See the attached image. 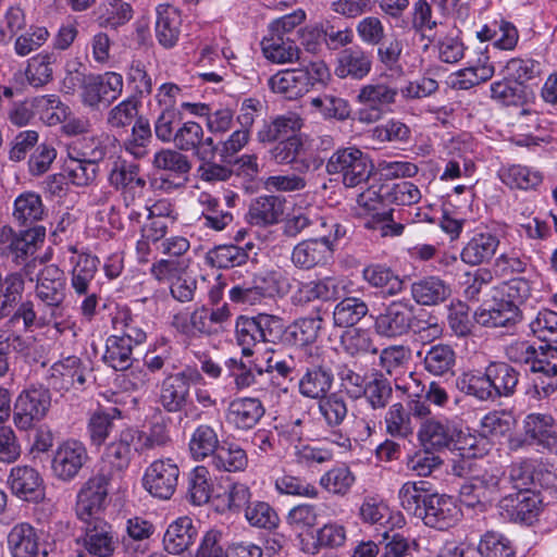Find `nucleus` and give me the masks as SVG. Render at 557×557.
<instances>
[{"mask_svg": "<svg viewBox=\"0 0 557 557\" xmlns=\"http://www.w3.org/2000/svg\"><path fill=\"white\" fill-rule=\"evenodd\" d=\"M171 442L169 428L164 422H154L146 432L137 426L126 425L106 445L101 462L110 468L112 474H123L129 467L135 454L164 447Z\"/></svg>", "mask_w": 557, "mask_h": 557, "instance_id": "f257e3e1", "label": "nucleus"}, {"mask_svg": "<svg viewBox=\"0 0 557 557\" xmlns=\"http://www.w3.org/2000/svg\"><path fill=\"white\" fill-rule=\"evenodd\" d=\"M35 296L38 299L40 325H54L64 317L66 298V276L55 264H48L37 275Z\"/></svg>", "mask_w": 557, "mask_h": 557, "instance_id": "f03ea898", "label": "nucleus"}, {"mask_svg": "<svg viewBox=\"0 0 557 557\" xmlns=\"http://www.w3.org/2000/svg\"><path fill=\"white\" fill-rule=\"evenodd\" d=\"M284 333V322L280 317L259 313L256 317L240 315L235 323V338L242 347L243 356L253 354V347L261 343H275Z\"/></svg>", "mask_w": 557, "mask_h": 557, "instance_id": "7ed1b4c3", "label": "nucleus"}, {"mask_svg": "<svg viewBox=\"0 0 557 557\" xmlns=\"http://www.w3.org/2000/svg\"><path fill=\"white\" fill-rule=\"evenodd\" d=\"M372 170L373 164L369 156L356 146L336 149L325 164L326 173L338 175L344 186L349 188L364 183Z\"/></svg>", "mask_w": 557, "mask_h": 557, "instance_id": "20e7f679", "label": "nucleus"}, {"mask_svg": "<svg viewBox=\"0 0 557 557\" xmlns=\"http://www.w3.org/2000/svg\"><path fill=\"white\" fill-rule=\"evenodd\" d=\"M202 373L196 367H185L176 373L166 375L160 386L159 404L169 413L185 410L186 417H191L194 410H186L190 403L191 384L202 383Z\"/></svg>", "mask_w": 557, "mask_h": 557, "instance_id": "39448f33", "label": "nucleus"}, {"mask_svg": "<svg viewBox=\"0 0 557 557\" xmlns=\"http://www.w3.org/2000/svg\"><path fill=\"white\" fill-rule=\"evenodd\" d=\"M286 287V278L281 271L265 270L255 274L250 282L234 285L228 290V297L235 304L253 306L265 298L284 294Z\"/></svg>", "mask_w": 557, "mask_h": 557, "instance_id": "423d86ee", "label": "nucleus"}, {"mask_svg": "<svg viewBox=\"0 0 557 557\" xmlns=\"http://www.w3.org/2000/svg\"><path fill=\"white\" fill-rule=\"evenodd\" d=\"M230 317L231 312L226 305L216 309L202 306L196 308L191 313L175 314L172 325L177 332L189 338H199L222 332L223 324L228 321Z\"/></svg>", "mask_w": 557, "mask_h": 557, "instance_id": "0eeeda50", "label": "nucleus"}, {"mask_svg": "<svg viewBox=\"0 0 557 557\" xmlns=\"http://www.w3.org/2000/svg\"><path fill=\"white\" fill-rule=\"evenodd\" d=\"M51 407V393L44 385H30L16 397L13 423L20 431H28L46 418Z\"/></svg>", "mask_w": 557, "mask_h": 557, "instance_id": "6e6552de", "label": "nucleus"}, {"mask_svg": "<svg viewBox=\"0 0 557 557\" xmlns=\"http://www.w3.org/2000/svg\"><path fill=\"white\" fill-rule=\"evenodd\" d=\"M124 79L120 73L89 74L82 82L81 101L91 110L110 107L123 92Z\"/></svg>", "mask_w": 557, "mask_h": 557, "instance_id": "1a4fd4ad", "label": "nucleus"}, {"mask_svg": "<svg viewBox=\"0 0 557 557\" xmlns=\"http://www.w3.org/2000/svg\"><path fill=\"white\" fill-rule=\"evenodd\" d=\"M46 237V228L34 225L15 232L11 226L0 228V255L11 258L15 264L24 263L34 256Z\"/></svg>", "mask_w": 557, "mask_h": 557, "instance_id": "9d476101", "label": "nucleus"}, {"mask_svg": "<svg viewBox=\"0 0 557 557\" xmlns=\"http://www.w3.org/2000/svg\"><path fill=\"white\" fill-rule=\"evenodd\" d=\"M297 372L300 374L298 380V391L301 396L310 399H320L324 397L333 385V373L325 364L324 359L319 354L311 350L306 352L300 361Z\"/></svg>", "mask_w": 557, "mask_h": 557, "instance_id": "9b49d317", "label": "nucleus"}, {"mask_svg": "<svg viewBox=\"0 0 557 557\" xmlns=\"http://www.w3.org/2000/svg\"><path fill=\"white\" fill-rule=\"evenodd\" d=\"M414 321V306L401 298L384 305L374 317L373 329L384 338H397L409 333Z\"/></svg>", "mask_w": 557, "mask_h": 557, "instance_id": "f8f14e48", "label": "nucleus"}, {"mask_svg": "<svg viewBox=\"0 0 557 557\" xmlns=\"http://www.w3.org/2000/svg\"><path fill=\"white\" fill-rule=\"evenodd\" d=\"M156 137L164 144H173L180 151H194L202 145L205 132L195 121H183V114L153 123Z\"/></svg>", "mask_w": 557, "mask_h": 557, "instance_id": "ddd939ff", "label": "nucleus"}, {"mask_svg": "<svg viewBox=\"0 0 557 557\" xmlns=\"http://www.w3.org/2000/svg\"><path fill=\"white\" fill-rule=\"evenodd\" d=\"M180 467L172 458L153 460L143 475L144 488L153 497L170 499L176 491Z\"/></svg>", "mask_w": 557, "mask_h": 557, "instance_id": "4468645a", "label": "nucleus"}, {"mask_svg": "<svg viewBox=\"0 0 557 557\" xmlns=\"http://www.w3.org/2000/svg\"><path fill=\"white\" fill-rule=\"evenodd\" d=\"M102 465H104L102 462ZM108 469V473H99L90 478L81 488L77 495L76 513L85 522L99 513L104 506L108 496L109 481L114 476L122 474H112L108 466L102 467V471Z\"/></svg>", "mask_w": 557, "mask_h": 557, "instance_id": "2eb2a0df", "label": "nucleus"}, {"mask_svg": "<svg viewBox=\"0 0 557 557\" xmlns=\"http://www.w3.org/2000/svg\"><path fill=\"white\" fill-rule=\"evenodd\" d=\"M498 509L510 521L532 524L543 509V498L536 490L516 492L504 496Z\"/></svg>", "mask_w": 557, "mask_h": 557, "instance_id": "dca6fc26", "label": "nucleus"}, {"mask_svg": "<svg viewBox=\"0 0 557 557\" xmlns=\"http://www.w3.org/2000/svg\"><path fill=\"white\" fill-rule=\"evenodd\" d=\"M517 492L543 488H557V475L543 465H535L532 460L512 462L505 476Z\"/></svg>", "mask_w": 557, "mask_h": 557, "instance_id": "f3484780", "label": "nucleus"}, {"mask_svg": "<svg viewBox=\"0 0 557 557\" xmlns=\"http://www.w3.org/2000/svg\"><path fill=\"white\" fill-rule=\"evenodd\" d=\"M89 456L85 444L78 440L69 438L57 447L51 461L53 475L63 481L70 482L74 480Z\"/></svg>", "mask_w": 557, "mask_h": 557, "instance_id": "a211bd4d", "label": "nucleus"}, {"mask_svg": "<svg viewBox=\"0 0 557 557\" xmlns=\"http://www.w3.org/2000/svg\"><path fill=\"white\" fill-rule=\"evenodd\" d=\"M530 370L536 375L533 380L535 396L542 399L554 394L557 389V346H541Z\"/></svg>", "mask_w": 557, "mask_h": 557, "instance_id": "6ab92c4d", "label": "nucleus"}, {"mask_svg": "<svg viewBox=\"0 0 557 557\" xmlns=\"http://www.w3.org/2000/svg\"><path fill=\"white\" fill-rule=\"evenodd\" d=\"M461 431L456 423L447 418H429L419 429L418 438L425 449L441 450L456 447Z\"/></svg>", "mask_w": 557, "mask_h": 557, "instance_id": "aec40b11", "label": "nucleus"}, {"mask_svg": "<svg viewBox=\"0 0 557 557\" xmlns=\"http://www.w3.org/2000/svg\"><path fill=\"white\" fill-rule=\"evenodd\" d=\"M421 513L419 518L426 527L441 531L456 525L461 517V510L453 497L436 493L422 506Z\"/></svg>", "mask_w": 557, "mask_h": 557, "instance_id": "412c9836", "label": "nucleus"}, {"mask_svg": "<svg viewBox=\"0 0 557 557\" xmlns=\"http://www.w3.org/2000/svg\"><path fill=\"white\" fill-rule=\"evenodd\" d=\"M373 55L360 46L344 48L335 60L334 74L341 78L361 81L372 71Z\"/></svg>", "mask_w": 557, "mask_h": 557, "instance_id": "4be33fe9", "label": "nucleus"}, {"mask_svg": "<svg viewBox=\"0 0 557 557\" xmlns=\"http://www.w3.org/2000/svg\"><path fill=\"white\" fill-rule=\"evenodd\" d=\"M110 184L122 191L126 207H129L144 195L146 180L140 176V166L137 163L123 161L116 164L110 175Z\"/></svg>", "mask_w": 557, "mask_h": 557, "instance_id": "5701e85b", "label": "nucleus"}, {"mask_svg": "<svg viewBox=\"0 0 557 557\" xmlns=\"http://www.w3.org/2000/svg\"><path fill=\"white\" fill-rule=\"evenodd\" d=\"M82 546L91 557H113L119 546V537L111 524L96 519L86 528Z\"/></svg>", "mask_w": 557, "mask_h": 557, "instance_id": "b1692460", "label": "nucleus"}, {"mask_svg": "<svg viewBox=\"0 0 557 557\" xmlns=\"http://www.w3.org/2000/svg\"><path fill=\"white\" fill-rule=\"evenodd\" d=\"M473 318L485 327H509L521 320V311L516 304L503 297L483 304L475 310Z\"/></svg>", "mask_w": 557, "mask_h": 557, "instance_id": "393cba45", "label": "nucleus"}, {"mask_svg": "<svg viewBox=\"0 0 557 557\" xmlns=\"http://www.w3.org/2000/svg\"><path fill=\"white\" fill-rule=\"evenodd\" d=\"M264 413V406L259 398L239 397L230 403L226 421L236 430L247 431L255 428Z\"/></svg>", "mask_w": 557, "mask_h": 557, "instance_id": "a878e982", "label": "nucleus"}, {"mask_svg": "<svg viewBox=\"0 0 557 557\" xmlns=\"http://www.w3.org/2000/svg\"><path fill=\"white\" fill-rule=\"evenodd\" d=\"M523 429L529 444H536L548 450L557 449V425L550 414H528Z\"/></svg>", "mask_w": 557, "mask_h": 557, "instance_id": "bb28decb", "label": "nucleus"}, {"mask_svg": "<svg viewBox=\"0 0 557 557\" xmlns=\"http://www.w3.org/2000/svg\"><path fill=\"white\" fill-rule=\"evenodd\" d=\"M334 249L311 238L299 242L292 250L290 260L300 270H311L329 263Z\"/></svg>", "mask_w": 557, "mask_h": 557, "instance_id": "cd10ccee", "label": "nucleus"}, {"mask_svg": "<svg viewBox=\"0 0 557 557\" xmlns=\"http://www.w3.org/2000/svg\"><path fill=\"white\" fill-rule=\"evenodd\" d=\"M156 13V39L163 48L171 49L176 46L181 36V12L175 7L163 3L157 7Z\"/></svg>", "mask_w": 557, "mask_h": 557, "instance_id": "c85d7f7f", "label": "nucleus"}, {"mask_svg": "<svg viewBox=\"0 0 557 557\" xmlns=\"http://www.w3.org/2000/svg\"><path fill=\"white\" fill-rule=\"evenodd\" d=\"M82 361L76 356H69L53 363L50 369V385L57 391L79 388L85 384Z\"/></svg>", "mask_w": 557, "mask_h": 557, "instance_id": "c756f323", "label": "nucleus"}, {"mask_svg": "<svg viewBox=\"0 0 557 557\" xmlns=\"http://www.w3.org/2000/svg\"><path fill=\"white\" fill-rule=\"evenodd\" d=\"M69 250L76 255L70 258L73 264L71 286L77 295H87L89 285L98 271L100 260L97 256L90 253H77V249L74 246H70Z\"/></svg>", "mask_w": 557, "mask_h": 557, "instance_id": "7c9ffc66", "label": "nucleus"}, {"mask_svg": "<svg viewBox=\"0 0 557 557\" xmlns=\"http://www.w3.org/2000/svg\"><path fill=\"white\" fill-rule=\"evenodd\" d=\"M499 238L491 232H478L469 239L460 252L461 260L469 265L488 262L497 251Z\"/></svg>", "mask_w": 557, "mask_h": 557, "instance_id": "2f4dec72", "label": "nucleus"}, {"mask_svg": "<svg viewBox=\"0 0 557 557\" xmlns=\"http://www.w3.org/2000/svg\"><path fill=\"white\" fill-rule=\"evenodd\" d=\"M285 203L284 198L275 195H264L256 198L249 206V223L257 226L277 224L284 214Z\"/></svg>", "mask_w": 557, "mask_h": 557, "instance_id": "473e14b6", "label": "nucleus"}, {"mask_svg": "<svg viewBox=\"0 0 557 557\" xmlns=\"http://www.w3.org/2000/svg\"><path fill=\"white\" fill-rule=\"evenodd\" d=\"M8 482L12 492L25 500L38 499L42 494L44 480L39 472L33 467H13L10 471Z\"/></svg>", "mask_w": 557, "mask_h": 557, "instance_id": "72a5a7b5", "label": "nucleus"}, {"mask_svg": "<svg viewBox=\"0 0 557 557\" xmlns=\"http://www.w3.org/2000/svg\"><path fill=\"white\" fill-rule=\"evenodd\" d=\"M412 299L421 306H436L444 302L451 294V288L436 275L424 276L410 286Z\"/></svg>", "mask_w": 557, "mask_h": 557, "instance_id": "f704fd0d", "label": "nucleus"}, {"mask_svg": "<svg viewBox=\"0 0 557 557\" xmlns=\"http://www.w3.org/2000/svg\"><path fill=\"white\" fill-rule=\"evenodd\" d=\"M197 529L189 517H180L166 529L163 545L168 553L178 555L187 550L196 541Z\"/></svg>", "mask_w": 557, "mask_h": 557, "instance_id": "c9c22d12", "label": "nucleus"}, {"mask_svg": "<svg viewBox=\"0 0 557 557\" xmlns=\"http://www.w3.org/2000/svg\"><path fill=\"white\" fill-rule=\"evenodd\" d=\"M476 38L481 42L492 41L499 50L511 51L519 41V32L511 22L500 18L483 25L476 32Z\"/></svg>", "mask_w": 557, "mask_h": 557, "instance_id": "e433bc0d", "label": "nucleus"}, {"mask_svg": "<svg viewBox=\"0 0 557 557\" xmlns=\"http://www.w3.org/2000/svg\"><path fill=\"white\" fill-rule=\"evenodd\" d=\"M8 547L12 557H37L39 535L27 522L15 524L8 534Z\"/></svg>", "mask_w": 557, "mask_h": 557, "instance_id": "4c0bfd02", "label": "nucleus"}, {"mask_svg": "<svg viewBox=\"0 0 557 557\" xmlns=\"http://www.w3.org/2000/svg\"><path fill=\"white\" fill-rule=\"evenodd\" d=\"M304 125L302 119L295 112H287L286 114L278 115L270 122H264L257 133V138L260 143H273L283 137L296 136Z\"/></svg>", "mask_w": 557, "mask_h": 557, "instance_id": "58836bf2", "label": "nucleus"}, {"mask_svg": "<svg viewBox=\"0 0 557 557\" xmlns=\"http://www.w3.org/2000/svg\"><path fill=\"white\" fill-rule=\"evenodd\" d=\"M45 213L42 199L35 191H24L14 200L12 216L20 226L33 227V224L44 219Z\"/></svg>", "mask_w": 557, "mask_h": 557, "instance_id": "ea45409f", "label": "nucleus"}, {"mask_svg": "<svg viewBox=\"0 0 557 557\" xmlns=\"http://www.w3.org/2000/svg\"><path fill=\"white\" fill-rule=\"evenodd\" d=\"M306 75L302 69L282 70L269 78L268 85L273 92L295 99L307 92Z\"/></svg>", "mask_w": 557, "mask_h": 557, "instance_id": "a19ab883", "label": "nucleus"}, {"mask_svg": "<svg viewBox=\"0 0 557 557\" xmlns=\"http://www.w3.org/2000/svg\"><path fill=\"white\" fill-rule=\"evenodd\" d=\"M486 371L495 399L515 394L520 374L513 367L506 362H492Z\"/></svg>", "mask_w": 557, "mask_h": 557, "instance_id": "79ce46f5", "label": "nucleus"}, {"mask_svg": "<svg viewBox=\"0 0 557 557\" xmlns=\"http://www.w3.org/2000/svg\"><path fill=\"white\" fill-rule=\"evenodd\" d=\"M121 418L117 408L97 409L88 418L86 432L91 446L99 448L109 438L114 428V420Z\"/></svg>", "mask_w": 557, "mask_h": 557, "instance_id": "37998d69", "label": "nucleus"}, {"mask_svg": "<svg viewBox=\"0 0 557 557\" xmlns=\"http://www.w3.org/2000/svg\"><path fill=\"white\" fill-rule=\"evenodd\" d=\"M264 58L272 63H292L299 59V48L285 36L268 33L261 41Z\"/></svg>", "mask_w": 557, "mask_h": 557, "instance_id": "c03bdc74", "label": "nucleus"}, {"mask_svg": "<svg viewBox=\"0 0 557 557\" xmlns=\"http://www.w3.org/2000/svg\"><path fill=\"white\" fill-rule=\"evenodd\" d=\"M211 465L218 471H243L248 465V457L238 444L223 441L211 456Z\"/></svg>", "mask_w": 557, "mask_h": 557, "instance_id": "a18cd8bd", "label": "nucleus"}, {"mask_svg": "<svg viewBox=\"0 0 557 557\" xmlns=\"http://www.w3.org/2000/svg\"><path fill=\"white\" fill-rule=\"evenodd\" d=\"M368 312L369 307L363 299L355 296L345 297L333 309V325L352 329Z\"/></svg>", "mask_w": 557, "mask_h": 557, "instance_id": "49530a36", "label": "nucleus"}, {"mask_svg": "<svg viewBox=\"0 0 557 557\" xmlns=\"http://www.w3.org/2000/svg\"><path fill=\"white\" fill-rule=\"evenodd\" d=\"M339 346L345 354L354 358L379 352L371 332L363 327L344 331L339 337Z\"/></svg>", "mask_w": 557, "mask_h": 557, "instance_id": "de8ad7c7", "label": "nucleus"}, {"mask_svg": "<svg viewBox=\"0 0 557 557\" xmlns=\"http://www.w3.org/2000/svg\"><path fill=\"white\" fill-rule=\"evenodd\" d=\"M498 176L509 188L522 190L536 188L543 181L541 172L520 164L503 166Z\"/></svg>", "mask_w": 557, "mask_h": 557, "instance_id": "09e8293b", "label": "nucleus"}, {"mask_svg": "<svg viewBox=\"0 0 557 557\" xmlns=\"http://www.w3.org/2000/svg\"><path fill=\"white\" fill-rule=\"evenodd\" d=\"M455 363V351L449 345L445 344L431 346L423 357L425 371L435 376L453 374Z\"/></svg>", "mask_w": 557, "mask_h": 557, "instance_id": "8fccbe9b", "label": "nucleus"}, {"mask_svg": "<svg viewBox=\"0 0 557 557\" xmlns=\"http://www.w3.org/2000/svg\"><path fill=\"white\" fill-rule=\"evenodd\" d=\"M213 492L210 471L205 466L195 467L187 476V499L195 506L207 504Z\"/></svg>", "mask_w": 557, "mask_h": 557, "instance_id": "3c124183", "label": "nucleus"}, {"mask_svg": "<svg viewBox=\"0 0 557 557\" xmlns=\"http://www.w3.org/2000/svg\"><path fill=\"white\" fill-rule=\"evenodd\" d=\"M55 55L41 52L27 60L25 79L34 88H42L53 79Z\"/></svg>", "mask_w": 557, "mask_h": 557, "instance_id": "603ef678", "label": "nucleus"}, {"mask_svg": "<svg viewBox=\"0 0 557 557\" xmlns=\"http://www.w3.org/2000/svg\"><path fill=\"white\" fill-rule=\"evenodd\" d=\"M363 278L373 287L380 288L388 296H395L405 288L404 280L392 269L372 264L363 270Z\"/></svg>", "mask_w": 557, "mask_h": 557, "instance_id": "864d4df0", "label": "nucleus"}, {"mask_svg": "<svg viewBox=\"0 0 557 557\" xmlns=\"http://www.w3.org/2000/svg\"><path fill=\"white\" fill-rule=\"evenodd\" d=\"M134 347L128 339L112 334L106 341L103 361L116 371L127 370L133 363Z\"/></svg>", "mask_w": 557, "mask_h": 557, "instance_id": "5fc2aeb1", "label": "nucleus"}, {"mask_svg": "<svg viewBox=\"0 0 557 557\" xmlns=\"http://www.w3.org/2000/svg\"><path fill=\"white\" fill-rule=\"evenodd\" d=\"M33 107L39 112L41 121L48 126L61 124L71 114V108L53 94L35 97Z\"/></svg>", "mask_w": 557, "mask_h": 557, "instance_id": "6e6d98bb", "label": "nucleus"}, {"mask_svg": "<svg viewBox=\"0 0 557 557\" xmlns=\"http://www.w3.org/2000/svg\"><path fill=\"white\" fill-rule=\"evenodd\" d=\"M398 88L383 82H372L359 89L357 101L364 106H375L381 109L395 104Z\"/></svg>", "mask_w": 557, "mask_h": 557, "instance_id": "4d7b16f0", "label": "nucleus"}, {"mask_svg": "<svg viewBox=\"0 0 557 557\" xmlns=\"http://www.w3.org/2000/svg\"><path fill=\"white\" fill-rule=\"evenodd\" d=\"M426 485L428 483L424 481H408L399 488L398 498L400 506L409 515L417 518L422 515V506L426 504V500L432 495L429 493Z\"/></svg>", "mask_w": 557, "mask_h": 557, "instance_id": "13d9d810", "label": "nucleus"}, {"mask_svg": "<svg viewBox=\"0 0 557 557\" xmlns=\"http://www.w3.org/2000/svg\"><path fill=\"white\" fill-rule=\"evenodd\" d=\"M152 165L156 170L166 171L174 176H186L191 170L187 156L176 148H161L153 156Z\"/></svg>", "mask_w": 557, "mask_h": 557, "instance_id": "bf43d9fd", "label": "nucleus"}, {"mask_svg": "<svg viewBox=\"0 0 557 557\" xmlns=\"http://www.w3.org/2000/svg\"><path fill=\"white\" fill-rule=\"evenodd\" d=\"M252 245L240 247L236 245H221L209 250L207 259L209 262L220 269L239 267L247 262Z\"/></svg>", "mask_w": 557, "mask_h": 557, "instance_id": "052dcab7", "label": "nucleus"}, {"mask_svg": "<svg viewBox=\"0 0 557 557\" xmlns=\"http://www.w3.org/2000/svg\"><path fill=\"white\" fill-rule=\"evenodd\" d=\"M220 444L215 430L208 424L198 425L189 440V451L195 460L211 457Z\"/></svg>", "mask_w": 557, "mask_h": 557, "instance_id": "680f3d73", "label": "nucleus"}, {"mask_svg": "<svg viewBox=\"0 0 557 557\" xmlns=\"http://www.w3.org/2000/svg\"><path fill=\"white\" fill-rule=\"evenodd\" d=\"M275 491L281 495L315 499L319 496L317 486L306 478L284 473L274 481Z\"/></svg>", "mask_w": 557, "mask_h": 557, "instance_id": "e2e57ef3", "label": "nucleus"}, {"mask_svg": "<svg viewBox=\"0 0 557 557\" xmlns=\"http://www.w3.org/2000/svg\"><path fill=\"white\" fill-rule=\"evenodd\" d=\"M151 140L152 133L148 120L139 117L135 121L132 133L124 140L123 147L135 159H143L148 156Z\"/></svg>", "mask_w": 557, "mask_h": 557, "instance_id": "0e129e2a", "label": "nucleus"}, {"mask_svg": "<svg viewBox=\"0 0 557 557\" xmlns=\"http://www.w3.org/2000/svg\"><path fill=\"white\" fill-rule=\"evenodd\" d=\"M63 171L72 184L83 187L91 184L98 174V165L78 158L72 151L67 152Z\"/></svg>", "mask_w": 557, "mask_h": 557, "instance_id": "69168bd1", "label": "nucleus"}, {"mask_svg": "<svg viewBox=\"0 0 557 557\" xmlns=\"http://www.w3.org/2000/svg\"><path fill=\"white\" fill-rule=\"evenodd\" d=\"M355 481L356 478L350 469L342 465L323 473L320 476L319 484L330 494L345 496L350 492Z\"/></svg>", "mask_w": 557, "mask_h": 557, "instance_id": "338daca9", "label": "nucleus"}, {"mask_svg": "<svg viewBox=\"0 0 557 557\" xmlns=\"http://www.w3.org/2000/svg\"><path fill=\"white\" fill-rule=\"evenodd\" d=\"M108 135H86L70 146L69 151L88 162L98 164L107 156Z\"/></svg>", "mask_w": 557, "mask_h": 557, "instance_id": "774afa93", "label": "nucleus"}]
</instances>
